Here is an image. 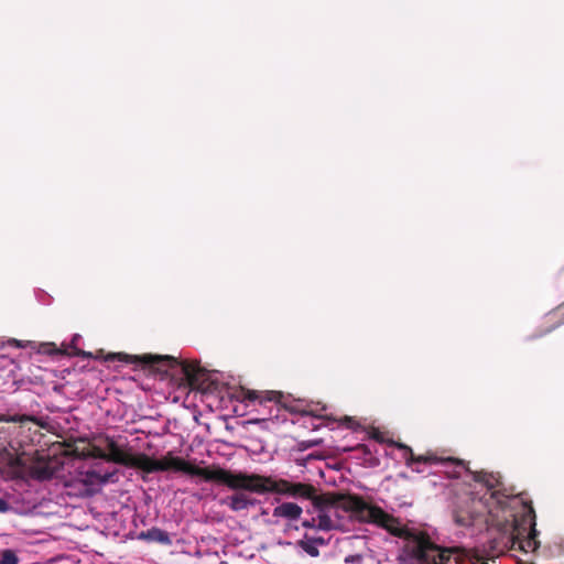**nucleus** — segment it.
Instances as JSON below:
<instances>
[{
    "instance_id": "1",
    "label": "nucleus",
    "mask_w": 564,
    "mask_h": 564,
    "mask_svg": "<svg viewBox=\"0 0 564 564\" xmlns=\"http://www.w3.org/2000/svg\"><path fill=\"white\" fill-rule=\"evenodd\" d=\"M205 481L226 485L234 490H247L259 495L269 492L285 495L296 499L310 500L313 507H322L335 494H317V489L305 482H292L286 479H275L259 474H234L219 466L206 467Z\"/></svg>"
},
{
    "instance_id": "2",
    "label": "nucleus",
    "mask_w": 564,
    "mask_h": 564,
    "mask_svg": "<svg viewBox=\"0 0 564 564\" xmlns=\"http://www.w3.org/2000/svg\"><path fill=\"white\" fill-rule=\"evenodd\" d=\"M337 506L361 522H370L390 529V524L395 519L383 511L378 506L367 503L357 495H336L328 498L322 507H313L316 510V517L304 519L301 525L305 529H316L319 531H333L338 529L339 523L334 519L337 516Z\"/></svg>"
},
{
    "instance_id": "3",
    "label": "nucleus",
    "mask_w": 564,
    "mask_h": 564,
    "mask_svg": "<svg viewBox=\"0 0 564 564\" xmlns=\"http://www.w3.org/2000/svg\"><path fill=\"white\" fill-rule=\"evenodd\" d=\"M458 525H486L487 528L508 529L511 525L513 508L508 507L507 499L492 494L490 498L474 494L459 498L453 511Z\"/></svg>"
},
{
    "instance_id": "4",
    "label": "nucleus",
    "mask_w": 564,
    "mask_h": 564,
    "mask_svg": "<svg viewBox=\"0 0 564 564\" xmlns=\"http://www.w3.org/2000/svg\"><path fill=\"white\" fill-rule=\"evenodd\" d=\"M108 454L95 447L90 454L94 458H102L127 467L140 469L147 474L158 471H181L189 476H198L205 480L206 467L193 465L182 457L169 452L161 459H154L144 453L130 454L121 449L113 440L107 442Z\"/></svg>"
},
{
    "instance_id": "5",
    "label": "nucleus",
    "mask_w": 564,
    "mask_h": 564,
    "mask_svg": "<svg viewBox=\"0 0 564 564\" xmlns=\"http://www.w3.org/2000/svg\"><path fill=\"white\" fill-rule=\"evenodd\" d=\"M119 360L126 364H143L148 366H156V369L171 373V376L181 375L191 387L195 386L199 380L202 371L198 364L180 360L173 356H152V355H128L124 352H113L106 357V361Z\"/></svg>"
},
{
    "instance_id": "6",
    "label": "nucleus",
    "mask_w": 564,
    "mask_h": 564,
    "mask_svg": "<svg viewBox=\"0 0 564 564\" xmlns=\"http://www.w3.org/2000/svg\"><path fill=\"white\" fill-rule=\"evenodd\" d=\"M497 530L503 534L505 547L510 550L530 553L536 551L540 546V542L536 540L535 513L532 506L527 508L521 521L513 512L510 528Z\"/></svg>"
},
{
    "instance_id": "7",
    "label": "nucleus",
    "mask_w": 564,
    "mask_h": 564,
    "mask_svg": "<svg viewBox=\"0 0 564 564\" xmlns=\"http://www.w3.org/2000/svg\"><path fill=\"white\" fill-rule=\"evenodd\" d=\"M389 444L391 446H394L404 452L403 458H404L405 465L408 467H411L416 473L422 471L420 468L415 467V465H417V464H430V465L440 464L443 466H454L455 468L468 470L466 463L462 459L453 458V457H440L436 454L430 453V452L424 455H415L413 453L412 448L410 446H408L406 444L395 442V441H390Z\"/></svg>"
},
{
    "instance_id": "8",
    "label": "nucleus",
    "mask_w": 564,
    "mask_h": 564,
    "mask_svg": "<svg viewBox=\"0 0 564 564\" xmlns=\"http://www.w3.org/2000/svg\"><path fill=\"white\" fill-rule=\"evenodd\" d=\"M471 474H473V479L476 482H479L480 485L486 487L487 491L484 494V496H486V498H490V496L492 494H496L497 496H499L500 499H507L508 507L512 508L511 503L516 501V497L505 495L500 490L501 481H500L499 475H495L492 473H486V471H474Z\"/></svg>"
},
{
    "instance_id": "9",
    "label": "nucleus",
    "mask_w": 564,
    "mask_h": 564,
    "mask_svg": "<svg viewBox=\"0 0 564 564\" xmlns=\"http://www.w3.org/2000/svg\"><path fill=\"white\" fill-rule=\"evenodd\" d=\"M282 398V393L278 391H257L245 388H241L238 395V399H240L241 401H259L260 404L267 401L279 403Z\"/></svg>"
},
{
    "instance_id": "10",
    "label": "nucleus",
    "mask_w": 564,
    "mask_h": 564,
    "mask_svg": "<svg viewBox=\"0 0 564 564\" xmlns=\"http://www.w3.org/2000/svg\"><path fill=\"white\" fill-rule=\"evenodd\" d=\"M303 513L302 507L295 502H283L273 509L272 516L283 518L290 521H296Z\"/></svg>"
},
{
    "instance_id": "11",
    "label": "nucleus",
    "mask_w": 564,
    "mask_h": 564,
    "mask_svg": "<svg viewBox=\"0 0 564 564\" xmlns=\"http://www.w3.org/2000/svg\"><path fill=\"white\" fill-rule=\"evenodd\" d=\"M232 511H242L256 505V499L250 498L245 492H236L223 500Z\"/></svg>"
},
{
    "instance_id": "12",
    "label": "nucleus",
    "mask_w": 564,
    "mask_h": 564,
    "mask_svg": "<svg viewBox=\"0 0 564 564\" xmlns=\"http://www.w3.org/2000/svg\"><path fill=\"white\" fill-rule=\"evenodd\" d=\"M326 544L327 540H325L323 536H311L307 533L304 534L302 540L297 541V545L312 557L319 556L317 545Z\"/></svg>"
},
{
    "instance_id": "13",
    "label": "nucleus",
    "mask_w": 564,
    "mask_h": 564,
    "mask_svg": "<svg viewBox=\"0 0 564 564\" xmlns=\"http://www.w3.org/2000/svg\"><path fill=\"white\" fill-rule=\"evenodd\" d=\"M53 475V468L47 464L36 463L30 467V476L36 480H48Z\"/></svg>"
},
{
    "instance_id": "14",
    "label": "nucleus",
    "mask_w": 564,
    "mask_h": 564,
    "mask_svg": "<svg viewBox=\"0 0 564 564\" xmlns=\"http://www.w3.org/2000/svg\"><path fill=\"white\" fill-rule=\"evenodd\" d=\"M141 536L149 541L158 542V543L165 544V545H170L172 543V540H171L169 533L159 528H152V529L148 530L147 532H142Z\"/></svg>"
},
{
    "instance_id": "15",
    "label": "nucleus",
    "mask_w": 564,
    "mask_h": 564,
    "mask_svg": "<svg viewBox=\"0 0 564 564\" xmlns=\"http://www.w3.org/2000/svg\"><path fill=\"white\" fill-rule=\"evenodd\" d=\"M0 422H13L19 423L21 426L26 425L28 423H34L36 425H42L40 420L36 416L28 415V414H0Z\"/></svg>"
},
{
    "instance_id": "16",
    "label": "nucleus",
    "mask_w": 564,
    "mask_h": 564,
    "mask_svg": "<svg viewBox=\"0 0 564 564\" xmlns=\"http://www.w3.org/2000/svg\"><path fill=\"white\" fill-rule=\"evenodd\" d=\"M562 324H564V316L562 318H556V314L551 313L547 315V325L545 326V328L539 332L538 336L546 335L554 330L555 328H557L558 326H561Z\"/></svg>"
},
{
    "instance_id": "17",
    "label": "nucleus",
    "mask_w": 564,
    "mask_h": 564,
    "mask_svg": "<svg viewBox=\"0 0 564 564\" xmlns=\"http://www.w3.org/2000/svg\"><path fill=\"white\" fill-rule=\"evenodd\" d=\"M19 557L13 550L7 549L0 552V564H18Z\"/></svg>"
},
{
    "instance_id": "18",
    "label": "nucleus",
    "mask_w": 564,
    "mask_h": 564,
    "mask_svg": "<svg viewBox=\"0 0 564 564\" xmlns=\"http://www.w3.org/2000/svg\"><path fill=\"white\" fill-rule=\"evenodd\" d=\"M289 410L291 412L300 413L304 417H306V416L321 417V415L316 414L313 410H308V409H299L295 406H291V408H289Z\"/></svg>"
},
{
    "instance_id": "19",
    "label": "nucleus",
    "mask_w": 564,
    "mask_h": 564,
    "mask_svg": "<svg viewBox=\"0 0 564 564\" xmlns=\"http://www.w3.org/2000/svg\"><path fill=\"white\" fill-rule=\"evenodd\" d=\"M40 352L46 354V355H53L57 352V349L55 348V345L52 343H45L41 345Z\"/></svg>"
},
{
    "instance_id": "20",
    "label": "nucleus",
    "mask_w": 564,
    "mask_h": 564,
    "mask_svg": "<svg viewBox=\"0 0 564 564\" xmlns=\"http://www.w3.org/2000/svg\"><path fill=\"white\" fill-rule=\"evenodd\" d=\"M11 509L12 507L10 506V503L6 499L0 497V513H6Z\"/></svg>"
},
{
    "instance_id": "21",
    "label": "nucleus",
    "mask_w": 564,
    "mask_h": 564,
    "mask_svg": "<svg viewBox=\"0 0 564 564\" xmlns=\"http://www.w3.org/2000/svg\"><path fill=\"white\" fill-rule=\"evenodd\" d=\"M341 423L347 425L348 427H354L355 420L350 416H344L341 420Z\"/></svg>"
},
{
    "instance_id": "22",
    "label": "nucleus",
    "mask_w": 564,
    "mask_h": 564,
    "mask_svg": "<svg viewBox=\"0 0 564 564\" xmlns=\"http://www.w3.org/2000/svg\"><path fill=\"white\" fill-rule=\"evenodd\" d=\"M372 437H373L376 441H378V442H381V443L383 442V437H382V435H381V433H380V432H375V433L372 434Z\"/></svg>"
},
{
    "instance_id": "23",
    "label": "nucleus",
    "mask_w": 564,
    "mask_h": 564,
    "mask_svg": "<svg viewBox=\"0 0 564 564\" xmlns=\"http://www.w3.org/2000/svg\"><path fill=\"white\" fill-rule=\"evenodd\" d=\"M319 443H321L319 441H310L305 444V448L314 447V446L318 445Z\"/></svg>"
},
{
    "instance_id": "24",
    "label": "nucleus",
    "mask_w": 564,
    "mask_h": 564,
    "mask_svg": "<svg viewBox=\"0 0 564 564\" xmlns=\"http://www.w3.org/2000/svg\"><path fill=\"white\" fill-rule=\"evenodd\" d=\"M306 512H307L308 514H313V513H316V510H315V509L313 508V506H312L311 508H308V509L306 510Z\"/></svg>"
},
{
    "instance_id": "25",
    "label": "nucleus",
    "mask_w": 564,
    "mask_h": 564,
    "mask_svg": "<svg viewBox=\"0 0 564 564\" xmlns=\"http://www.w3.org/2000/svg\"><path fill=\"white\" fill-rule=\"evenodd\" d=\"M453 477H459V473L458 471H454V474L452 475Z\"/></svg>"
},
{
    "instance_id": "26",
    "label": "nucleus",
    "mask_w": 564,
    "mask_h": 564,
    "mask_svg": "<svg viewBox=\"0 0 564 564\" xmlns=\"http://www.w3.org/2000/svg\"><path fill=\"white\" fill-rule=\"evenodd\" d=\"M359 447L366 451V445H359Z\"/></svg>"
}]
</instances>
